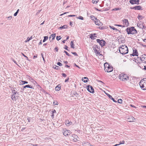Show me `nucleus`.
<instances>
[{
    "label": "nucleus",
    "mask_w": 146,
    "mask_h": 146,
    "mask_svg": "<svg viewBox=\"0 0 146 146\" xmlns=\"http://www.w3.org/2000/svg\"><path fill=\"white\" fill-rule=\"evenodd\" d=\"M66 40H64L62 41V42L63 43H65V41H66Z\"/></svg>",
    "instance_id": "nucleus-63"
},
{
    "label": "nucleus",
    "mask_w": 146,
    "mask_h": 146,
    "mask_svg": "<svg viewBox=\"0 0 146 146\" xmlns=\"http://www.w3.org/2000/svg\"><path fill=\"white\" fill-rule=\"evenodd\" d=\"M130 106L131 107H133V108H136V107H135V106H134L133 105H130Z\"/></svg>",
    "instance_id": "nucleus-59"
},
{
    "label": "nucleus",
    "mask_w": 146,
    "mask_h": 146,
    "mask_svg": "<svg viewBox=\"0 0 146 146\" xmlns=\"http://www.w3.org/2000/svg\"><path fill=\"white\" fill-rule=\"evenodd\" d=\"M60 89V85H58L56 86L55 88V90L56 91H59Z\"/></svg>",
    "instance_id": "nucleus-22"
},
{
    "label": "nucleus",
    "mask_w": 146,
    "mask_h": 146,
    "mask_svg": "<svg viewBox=\"0 0 146 146\" xmlns=\"http://www.w3.org/2000/svg\"><path fill=\"white\" fill-rule=\"evenodd\" d=\"M87 90L90 93H93L94 90L92 86L89 85L87 86Z\"/></svg>",
    "instance_id": "nucleus-9"
},
{
    "label": "nucleus",
    "mask_w": 146,
    "mask_h": 146,
    "mask_svg": "<svg viewBox=\"0 0 146 146\" xmlns=\"http://www.w3.org/2000/svg\"><path fill=\"white\" fill-rule=\"evenodd\" d=\"M53 104H54L55 105H58V103L57 102H56V103H55V102H53Z\"/></svg>",
    "instance_id": "nucleus-52"
},
{
    "label": "nucleus",
    "mask_w": 146,
    "mask_h": 146,
    "mask_svg": "<svg viewBox=\"0 0 146 146\" xmlns=\"http://www.w3.org/2000/svg\"><path fill=\"white\" fill-rule=\"evenodd\" d=\"M110 65L108 64V63H106L104 64V70H107V68L109 67L110 66Z\"/></svg>",
    "instance_id": "nucleus-21"
},
{
    "label": "nucleus",
    "mask_w": 146,
    "mask_h": 146,
    "mask_svg": "<svg viewBox=\"0 0 146 146\" xmlns=\"http://www.w3.org/2000/svg\"><path fill=\"white\" fill-rule=\"evenodd\" d=\"M29 88L31 89H34L33 87V86H31V85H26L23 87L24 88Z\"/></svg>",
    "instance_id": "nucleus-24"
},
{
    "label": "nucleus",
    "mask_w": 146,
    "mask_h": 146,
    "mask_svg": "<svg viewBox=\"0 0 146 146\" xmlns=\"http://www.w3.org/2000/svg\"><path fill=\"white\" fill-rule=\"evenodd\" d=\"M72 53L74 55H78L75 52H72Z\"/></svg>",
    "instance_id": "nucleus-49"
},
{
    "label": "nucleus",
    "mask_w": 146,
    "mask_h": 146,
    "mask_svg": "<svg viewBox=\"0 0 146 146\" xmlns=\"http://www.w3.org/2000/svg\"><path fill=\"white\" fill-rule=\"evenodd\" d=\"M122 21L123 25V26H124L123 27H127L128 26L129 22L127 19H125L123 20Z\"/></svg>",
    "instance_id": "nucleus-8"
},
{
    "label": "nucleus",
    "mask_w": 146,
    "mask_h": 146,
    "mask_svg": "<svg viewBox=\"0 0 146 146\" xmlns=\"http://www.w3.org/2000/svg\"><path fill=\"white\" fill-rule=\"evenodd\" d=\"M62 76L64 77H65L66 76V75L64 73H62Z\"/></svg>",
    "instance_id": "nucleus-48"
},
{
    "label": "nucleus",
    "mask_w": 146,
    "mask_h": 146,
    "mask_svg": "<svg viewBox=\"0 0 146 146\" xmlns=\"http://www.w3.org/2000/svg\"><path fill=\"white\" fill-rule=\"evenodd\" d=\"M126 31L128 34H134L137 33V31L134 27L127 28L126 29Z\"/></svg>",
    "instance_id": "nucleus-4"
},
{
    "label": "nucleus",
    "mask_w": 146,
    "mask_h": 146,
    "mask_svg": "<svg viewBox=\"0 0 146 146\" xmlns=\"http://www.w3.org/2000/svg\"><path fill=\"white\" fill-rule=\"evenodd\" d=\"M106 69H107V70H105V71L108 72H111L113 70V67L110 66L109 67H108Z\"/></svg>",
    "instance_id": "nucleus-11"
},
{
    "label": "nucleus",
    "mask_w": 146,
    "mask_h": 146,
    "mask_svg": "<svg viewBox=\"0 0 146 146\" xmlns=\"http://www.w3.org/2000/svg\"><path fill=\"white\" fill-rule=\"evenodd\" d=\"M137 50H133V54L132 55L133 56H137L138 55L137 54Z\"/></svg>",
    "instance_id": "nucleus-23"
},
{
    "label": "nucleus",
    "mask_w": 146,
    "mask_h": 146,
    "mask_svg": "<svg viewBox=\"0 0 146 146\" xmlns=\"http://www.w3.org/2000/svg\"><path fill=\"white\" fill-rule=\"evenodd\" d=\"M123 100L121 99H119L117 100V102L119 104H121Z\"/></svg>",
    "instance_id": "nucleus-36"
},
{
    "label": "nucleus",
    "mask_w": 146,
    "mask_h": 146,
    "mask_svg": "<svg viewBox=\"0 0 146 146\" xmlns=\"http://www.w3.org/2000/svg\"><path fill=\"white\" fill-rule=\"evenodd\" d=\"M44 39L43 40V42H44L46 40H47L48 39V36H45L44 37Z\"/></svg>",
    "instance_id": "nucleus-32"
},
{
    "label": "nucleus",
    "mask_w": 146,
    "mask_h": 146,
    "mask_svg": "<svg viewBox=\"0 0 146 146\" xmlns=\"http://www.w3.org/2000/svg\"><path fill=\"white\" fill-rule=\"evenodd\" d=\"M54 69L58 70L59 69V67L58 66H55V67H53Z\"/></svg>",
    "instance_id": "nucleus-43"
},
{
    "label": "nucleus",
    "mask_w": 146,
    "mask_h": 146,
    "mask_svg": "<svg viewBox=\"0 0 146 146\" xmlns=\"http://www.w3.org/2000/svg\"><path fill=\"white\" fill-rule=\"evenodd\" d=\"M77 18L78 19H81L82 20H83L84 19L83 17H82L81 16H79L78 17H77Z\"/></svg>",
    "instance_id": "nucleus-37"
},
{
    "label": "nucleus",
    "mask_w": 146,
    "mask_h": 146,
    "mask_svg": "<svg viewBox=\"0 0 146 146\" xmlns=\"http://www.w3.org/2000/svg\"><path fill=\"white\" fill-rule=\"evenodd\" d=\"M119 79L124 82H127L129 80V77L126 74H121L119 76Z\"/></svg>",
    "instance_id": "nucleus-2"
},
{
    "label": "nucleus",
    "mask_w": 146,
    "mask_h": 146,
    "mask_svg": "<svg viewBox=\"0 0 146 146\" xmlns=\"http://www.w3.org/2000/svg\"><path fill=\"white\" fill-rule=\"evenodd\" d=\"M76 16V15H68V16L69 17H75V16Z\"/></svg>",
    "instance_id": "nucleus-51"
},
{
    "label": "nucleus",
    "mask_w": 146,
    "mask_h": 146,
    "mask_svg": "<svg viewBox=\"0 0 146 146\" xmlns=\"http://www.w3.org/2000/svg\"><path fill=\"white\" fill-rule=\"evenodd\" d=\"M21 54L25 57V58L27 57V56L25 55L23 53H21Z\"/></svg>",
    "instance_id": "nucleus-60"
},
{
    "label": "nucleus",
    "mask_w": 146,
    "mask_h": 146,
    "mask_svg": "<svg viewBox=\"0 0 146 146\" xmlns=\"http://www.w3.org/2000/svg\"><path fill=\"white\" fill-rule=\"evenodd\" d=\"M140 23H139L138 24H137V26L139 27L140 28H142L143 29L144 28V25L143 23H142L140 22Z\"/></svg>",
    "instance_id": "nucleus-13"
},
{
    "label": "nucleus",
    "mask_w": 146,
    "mask_h": 146,
    "mask_svg": "<svg viewBox=\"0 0 146 146\" xmlns=\"http://www.w3.org/2000/svg\"><path fill=\"white\" fill-rule=\"evenodd\" d=\"M65 67L68 68V67H70V66H69L68 65H66L65 66Z\"/></svg>",
    "instance_id": "nucleus-62"
},
{
    "label": "nucleus",
    "mask_w": 146,
    "mask_h": 146,
    "mask_svg": "<svg viewBox=\"0 0 146 146\" xmlns=\"http://www.w3.org/2000/svg\"><path fill=\"white\" fill-rule=\"evenodd\" d=\"M17 97V96H16L15 95H13L11 97V98L13 100H15Z\"/></svg>",
    "instance_id": "nucleus-25"
},
{
    "label": "nucleus",
    "mask_w": 146,
    "mask_h": 146,
    "mask_svg": "<svg viewBox=\"0 0 146 146\" xmlns=\"http://www.w3.org/2000/svg\"><path fill=\"white\" fill-rule=\"evenodd\" d=\"M106 94L107 95V96H108V97H109V98L111 99V100H112L113 102H117L112 97V96L110 95L109 94H108V93H106Z\"/></svg>",
    "instance_id": "nucleus-17"
},
{
    "label": "nucleus",
    "mask_w": 146,
    "mask_h": 146,
    "mask_svg": "<svg viewBox=\"0 0 146 146\" xmlns=\"http://www.w3.org/2000/svg\"><path fill=\"white\" fill-rule=\"evenodd\" d=\"M12 17L11 16H9L7 17V18L9 19H12Z\"/></svg>",
    "instance_id": "nucleus-53"
},
{
    "label": "nucleus",
    "mask_w": 146,
    "mask_h": 146,
    "mask_svg": "<svg viewBox=\"0 0 146 146\" xmlns=\"http://www.w3.org/2000/svg\"><path fill=\"white\" fill-rule=\"evenodd\" d=\"M56 38L57 40H59L61 38L60 36H56Z\"/></svg>",
    "instance_id": "nucleus-40"
},
{
    "label": "nucleus",
    "mask_w": 146,
    "mask_h": 146,
    "mask_svg": "<svg viewBox=\"0 0 146 146\" xmlns=\"http://www.w3.org/2000/svg\"><path fill=\"white\" fill-rule=\"evenodd\" d=\"M96 35L95 34H91L90 35V37L92 39H93L94 38V37H95V36Z\"/></svg>",
    "instance_id": "nucleus-31"
},
{
    "label": "nucleus",
    "mask_w": 146,
    "mask_h": 146,
    "mask_svg": "<svg viewBox=\"0 0 146 146\" xmlns=\"http://www.w3.org/2000/svg\"><path fill=\"white\" fill-rule=\"evenodd\" d=\"M94 50L96 54H99V52L98 50H97L95 48H94Z\"/></svg>",
    "instance_id": "nucleus-33"
},
{
    "label": "nucleus",
    "mask_w": 146,
    "mask_h": 146,
    "mask_svg": "<svg viewBox=\"0 0 146 146\" xmlns=\"http://www.w3.org/2000/svg\"><path fill=\"white\" fill-rule=\"evenodd\" d=\"M141 7L139 6H135L133 8H131V9H134L135 10H140L141 9Z\"/></svg>",
    "instance_id": "nucleus-18"
},
{
    "label": "nucleus",
    "mask_w": 146,
    "mask_h": 146,
    "mask_svg": "<svg viewBox=\"0 0 146 146\" xmlns=\"http://www.w3.org/2000/svg\"><path fill=\"white\" fill-rule=\"evenodd\" d=\"M72 124V123L70 122L68 120H67L65 121V124L67 126L71 125Z\"/></svg>",
    "instance_id": "nucleus-19"
},
{
    "label": "nucleus",
    "mask_w": 146,
    "mask_h": 146,
    "mask_svg": "<svg viewBox=\"0 0 146 146\" xmlns=\"http://www.w3.org/2000/svg\"><path fill=\"white\" fill-rule=\"evenodd\" d=\"M143 41L144 42H146V39H144L143 40Z\"/></svg>",
    "instance_id": "nucleus-64"
},
{
    "label": "nucleus",
    "mask_w": 146,
    "mask_h": 146,
    "mask_svg": "<svg viewBox=\"0 0 146 146\" xmlns=\"http://www.w3.org/2000/svg\"><path fill=\"white\" fill-rule=\"evenodd\" d=\"M119 51L121 54H124L128 53V50L126 45H122L119 47Z\"/></svg>",
    "instance_id": "nucleus-1"
},
{
    "label": "nucleus",
    "mask_w": 146,
    "mask_h": 146,
    "mask_svg": "<svg viewBox=\"0 0 146 146\" xmlns=\"http://www.w3.org/2000/svg\"><path fill=\"white\" fill-rule=\"evenodd\" d=\"M55 34H52L50 36L49 39L50 41L53 40V39L55 38Z\"/></svg>",
    "instance_id": "nucleus-15"
},
{
    "label": "nucleus",
    "mask_w": 146,
    "mask_h": 146,
    "mask_svg": "<svg viewBox=\"0 0 146 146\" xmlns=\"http://www.w3.org/2000/svg\"><path fill=\"white\" fill-rule=\"evenodd\" d=\"M140 58L143 63H146V55L144 54L141 56Z\"/></svg>",
    "instance_id": "nucleus-7"
},
{
    "label": "nucleus",
    "mask_w": 146,
    "mask_h": 146,
    "mask_svg": "<svg viewBox=\"0 0 146 146\" xmlns=\"http://www.w3.org/2000/svg\"><path fill=\"white\" fill-rule=\"evenodd\" d=\"M124 142H125V141H122L121 142H120L119 144H115V145H113L112 146H118V145H119L120 144H124Z\"/></svg>",
    "instance_id": "nucleus-28"
},
{
    "label": "nucleus",
    "mask_w": 146,
    "mask_h": 146,
    "mask_svg": "<svg viewBox=\"0 0 146 146\" xmlns=\"http://www.w3.org/2000/svg\"><path fill=\"white\" fill-rule=\"evenodd\" d=\"M121 9V8H115V9H113V11H118V10H120Z\"/></svg>",
    "instance_id": "nucleus-44"
},
{
    "label": "nucleus",
    "mask_w": 146,
    "mask_h": 146,
    "mask_svg": "<svg viewBox=\"0 0 146 146\" xmlns=\"http://www.w3.org/2000/svg\"><path fill=\"white\" fill-rule=\"evenodd\" d=\"M28 82L25 81H22V83L23 84H27Z\"/></svg>",
    "instance_id": "nucleus-41"
},
{
    "label": "nucleus",
    "mask_w": 146,
    "mask_h": 146,
    "mask_svg": "<svg viewBox=\"0 0 146 146\" xmlns=\"http://www.w3.org/2000/svg\"><path fill=\"white\" fill-rule=\"evenodd\" d=\"M68 80H69V78H68L67 79H66L65 80V82H68Z\"/></svg>",
    "instance_id": "nucleus-50"
},
{
    "label": "nucleus",
    "mask_w": 146,
    "mask_h": 146,
    "mask_svg": "<svg viewBox=\"0 0 146 146\" xmlns=\"http://www.w3.org/2000/svg\"><path fill=\"white\" fill-rule=\"evenodd\" d=\"M19 11V9H18L17 10V11L14 13V16H16L17 15V13H18Z\"/></svg>",
    "instance_id": "nucleus-38"
},
{
    "label": "nucleus",
    "mask_w": 146,
    "mask_h": 146,
    "mask_svg": "<svg viewBox=\"0 0 146 146\" xmlns=\"http://www.w3.org/2000/svg\"><path fill=\"white\" fill-rule=\"evenodd\" d=\"M77 138H78V137L77 135L75 134H73L70 137V139L71 140L76 142L77 141Z\"/></svg>",
    "instance_id": "nucleus-5"
},
{
    "label": "nucleus",
    "mask_w": 146,
    "mask_h": 146,
    "mask_svg": "<svg viewBox=\"0 0 146 146\" xmlns=\"http://www.w3.org/2000/svg\"><path fill=\"white\" fill-rule=\"evenodd\" d=\"M115 26H117L119 27H123L124 26H123V25H117V24H115L114 25Z\"/></svg>",
    "instance_id": "nucleus-45"
},
{
    "label": "nucleus",
    "mask_w": 146,
    "mask_h": 146,
    "mask_svg": "<svg viewBox=\"0 0 146 146\" xmlns=\"http://www.w3.org/2000/svg\"><path fill=\"white\" fill-rule=\"evenodd\" d=\"M29 79L30 81L31 80L32 82H33V81L34 80L31 77H30V78H29Z\"/></svg>",
    "instance_id": "nucleus-54"
},
{
    "label": "nucleus",
    "mask_w": 146,
    "mask_h": 146,
    "mask_svg": "<svg viewBox=\"0 0 146 146\" xmlns=\"http://www.w3.org/2000/svg\"><path fill=\"white\" fill-rule=\"evenodd\" d=\"M84 78L85 80H84L83 79H82V81H83L84 82H87L88 81V78H87L86 77H84Z\"/></svg>",
    "instance_id": "nucleus-26"
},
{
    "label": "nucleus",
    "mask_w": 146,
    "mask_h": 146,
    "mask_svg": "<svg viewBox=\"0 0 146 146\" xmlns=\"http://www.w3.org/2000/svg\"><path fill=\"white\" fill-rule=\"evenodd\" d=\"M139 85L142 90H146V78H144L141 80Z\"/></svg>",
    "instance_id": "nucleus-3"
},
{
    "label": "nucleus",
    "mask_w": 146,
    "mask_h": 146,
    "mask_svg": "<svg viewBox=\"0 0 146 146\" xmlns=\"http://www.w3.org/2000/svg\"><path fill=\"white\" fill-rule=\"evenodd\" d=\"M32 38V36L30 38L28 37L27 38V40L25 41V42H28Z\"/></svg>",
    "instance_id": "nucleus-35"
},
{
    "label": "nucleus",
    "mask_w": 146,
    "mask_h": 146,
    "mask_svg": "<svg viewBox=\"0 0 146 146\" xmlns=\"http://www.w3.org/2000/svg\"><path fill=\"white\" fill-rule=\"evenodd\" d=\"M130 3L132 4H139V0H132L130 1Z\"/></svg>",
    "instance_id": "nucleus-12"
},
{
    "label": "nucleus",
    "mask_w": 146,
    "mask_h": 146,
    "mask_svg": "<svg viewBox=\"0 0 146 146\" xmlns=\"http://www.w3.org/2000/svg\"><path fill=\"white\" fill-rule=\"evenodd\" d=\"M17 92H13V95H15V94H16V93Z\"/></svg>",
    "instance_id": "nucleus-61"
},
{
    "label": "nucleus",
    "mask_w": 146,
    "mask_h": 146,
    "mask_svg": "<svg viewBox=\"0 0 146 146\" xmlns=\"http://www.w3.org/2000/svg\"><path fill=\"white\" fill-rule=\"evenodd\" d=\"M74 94L76 96L78 97L79 96L78 94L76 92H75L74 93Z\"/></svg>",
    "instance_id": "nucleus-39"
},
{
    "label": "nucleus",
    "mask_w": 146,
    "mask_h": 146,
    "mask_svg": "<svg viewBox=\"0 0 146 146\" xmlns=\"http://www.w3.org/2000/svg\"><path fill=\"white\" fill-rule=\"evenodd\" d=\"M138 18L139 19H142V16L141 15H139Z\"/></svg>",
    "instance_id": "nucleus-47"
},
{
    "label": "nucleus",
    "mask_w": 146,
    "mask_h": 146,
    "mask_svg": "<svg viewBox=\"0 0 146 146\" xmlns=\"http://www.w3.org/2000/svg\"><path fill=\"white\" fill-rule=\"evenodd\" d=\"M135 119V118L132 117L131 116L129 117L127 119V120L128 121L130 122H132L134 121V120Z\"/></svg>",
    "instance_id": "nucleus-16"
},
{
    "label": "nucleus",
    "mask_w": 146,
    "mask_h": 146,
    "mask_svg": "<svg viewBox=\"0 0 146 146\" xmlns=\"http://www.w3.org/2000/svg\"><path fill=\"white\" fill-rule=\"evenodd\" d=\"M72 133V132L69 130H67L63 133V135L65 136H68Z\"/></svg>",
    "instance_id": "nucleus-10"
},
{
    "label": "nucleus",
    "mask_w": 146,
    "mask_h": 146,
    "mask_svg": "<svg viewBox=\"0 0 146 146\" xmlns=\"http://www.w3.org/2000/svg\"><path fill=\"white\" fill-rule=\"evenodd\" d=\"M41 55H42V58H43V60H44V61H45L44 59V57H43V55L42 54H41Z\"/></svg>",
    "instance_id": "nucleus-58"
},
{
    "label": "nucleus",
    "mask_w": 146,
    "mask_h": 146,
    "mask_svg": "<svg viewBox=\"0 0 146 146\" xmlns=\"http://www.w3.org/2000/svg\"><path fill=\"white\" fill-rule=\"evenodd\" d=\"M98 0H92V3L94 4H96L97 3Z\"/></svg>",
    "instance_id": "nucleus-34"
},
{
    "label": "nucleus",
    "mask_w": 146,
    "mask_h": 146,
    "mask_svg": "<svg viewBox=\"0 0 146 146\" xmlns=\"http://www.w3.org/2000/svg\"><path fill=\"white\" fill-rule=\"evenodd\" d=\"M42 44V40H40V42H39L38 44L39 45H41Z\"/></svg>",
    "instance_id": "nucleus-55"
},
{
    "label": "nucleus",
    "mask_w": 146,
    "mask_h": 146,
    "mask_svg": "<svg viewBox=\"0 0 146 146\" xmlns=\"http://www.w3.org/2000/svg\"><path fill=\"white\" fill-rule=\"evenodd\" d=\"M96 40L97 42L99 43L102 47L105 45L106 42L103 40H100L99 39H97Z\"/></svg>",
    "instance_id": "nucleus-6"
},
{
    "label": "nucleus",
    "mask_w": 146,
    "mask_h": 146,
    "mask_svg": "<svg viewBox=\"0 0 146 146\" xmlns=\"http://www.w3.org/2000/svg\"><path fill=\"white\" fill-rule=\"evenodd\" d=\"M110 28L111 29H112L113 30H115V31H119L118 29H117L116 28H115L114 27H113V26H110Z\"/></svg>",
    "instance_id": "nucleus-29"
},
{
    "label": "nucleus",
    "mask_w": 146,
    "mask_h": 146,
    "mask_svg": "<svg viewBox=\"0 0 146 146\" xmlns=\"http://www.w3.org/2000/svg\"><path fill=\"white\" fill-rule=\"evenodd\" d=\"M55 49L56 50V52H58V48L57 47H56L55 48Z\"/></svg>",
    "instance_id": "nucleus-57"
},
{
    "label": "nucleus",
    "mask_w": 146,
    "mask_h": 146,
    "mask_svg": "<svg viewBox=\"0 0 146 146\" xmlns=\"http://www.w3.org/2000/svg\"><path fill=\"white\" fill-rule=\"evenodd\" d=\"M64 52L68 56H70V54H69L68 53V52H66V51L64 50Z\"/></svg>",
    "instance_id": "nucleus-42"
},
{
    "label": "nucleus",
    "mask_w": 146,
    "mask_h": 146,
    "mask_svg": "<svg viewBox=\"0 0 146 146\" xmlns=\"http://www.w3.org/2000/svg\"><path fill=\"white\" fill-rule=\"evenodd\" d=\"M57 64L60 66H62V64L60 63V62H58L57 63Z\"/></svg>",
    "instance_id": "nucleus-46"
},
{
    "label": "nucleus",
    "mask_w": 146,
    "mask_h": 146,
    "mask_svg": "<svg viewBox=\"0 0 146 146\" xmlns=\"http://www.w3.org/2000/svg\"><path fill=\"white\" fill-rule=\"evenodd\" d=\"M94 22L96 25H98L99 26L101 25V23L100 22V21L97 19H95Z\"/></svg>",
    "instance_id": "nucleus-14"
},
{
    "label": "nucleus",
    "mask_w": 146,
    "mask_h": 146,
    "mask_svg": "<svg viewBox=\"0 0 146 146\" xmlns=\"http://www.w3.org/2000/svg\"><path fill=\"white\" fill-rule=\"evenodd\" d=\"M64 49L67 50H68V47L66 46H65V47L64 48Z\"/></svg>",
    "instance_id": "nucleus-56"
},
{
    "label": "nucleus",
    "mask_w": 146,
    "mask_h": 146,
    "mask_svg": "<svg viewBox=\"0 0 146 146\" xmlns=\"http://www.w3.org/2000/svg\"><path fill=\"white\" fill-rule=\"evenodd\" d=\"M83 145L84 146H92V145H90L88 142L86 141H84L83 143Z\"/></svg>",
    "instance_id": "nucleus-20"
},
{
    "label": "nucleus",
    "mask_w": 146,
    "mask_h": 146,
    "mask_svg": "<svg viewBox=\"0 0 146 146\" xmlns=\"http://www.w3.org/2000/svg\"><path fill=\"white\" fill-rule=\"evenodd\" d=\"M70 45H71V47L73 48H75L74 47V44L73 43V41H71L70 42Z\"/></svg>",
    "instance_id": "nucleus-30"
},
{
    "label": "nucleus",
    "mask_w": 146,
    "mask_h": 146,
    "mask_svg": "<svg viewBox=\"0 0 146 146\" xmlns=\"http://www.w3.org/2000/svg\"><path fill=\"white\" fill-rule=\"evenodd\" d=\"M68 27L67 25H64L60 27L59 28V29H66Z\"/></svg>",
    "instance_id": "nucleus-27"
}]
</instances>
